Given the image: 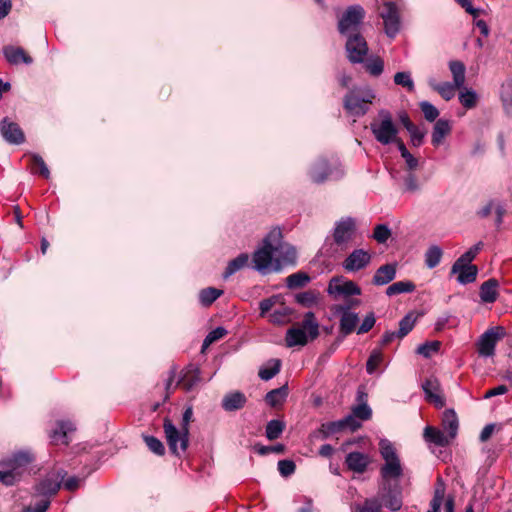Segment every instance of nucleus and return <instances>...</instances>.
<instances>
[{"mask_svg": "<svg viewBox=\"0 0 512 512\" xmlns=\"http://www.w3.org/2000/svg\"><path fill=\"white\" fill-rule=\"evenodd\" d=\"M451 132V125L449 121L444 119H439L434 127L432 132L431 142L434 146H439L443 143L444 138Z\"/></svg>", "mask_w": 512, "mask_h": 512, "instance_id": "27", "label": "nucleus"}, {"mask_svg": "<svg viewBox=\"0 0 512 512\" xmlns=\"http://www.w3.org/2000/svg\"><path fill=\"white\" fill-rule=\"evenodd\" d=\"M415 290V284L411 281H398L391 284L386 289V294L388 296H393L401 293H409Z\"/></svg>", "mask_w": 512, "mask_h": 512, "instance_id": "39", "label": "nucleus"}, {"mask_svg": "<svg viewBox=\"0 0 512 512\" xmlns=\"http://www.w3.org/2000/svg\"><path fill=\"white\" fill-rule=\"evenodd\" d=\"M379 452L384 460L380 474L384 480L398 479L403 474L400 458L394 445L387 439L379 442Z\"/></svg>", "mask_w": 512, "mask_h": 512, "instance_id": "2", "label": "nucleus"}, {"mask_svg": "<svg viewBox=\"0 0 512 512\" xmlns=\"http://www.w3.org/2000/svg\"><path fill=\"white\" fill-rule=\"evenodd\" d=\"M327 293L337 300L341 297L360 295L361 289L353 281L346 280L343 276H335L329 281Z\"/></svg>", "mask_w": 512, "mask_h": 512, "instance_id": "10", "label": "nucleus"}, {"mask_svg": "<svg viewBox=\"0 0 512 512\" xmlns=\"http://www.w3.org/2000/svg\"><path fill=\"white\" fill-rule=\"evenodd\" d=\"M248 261H249L248 254L242 253V254L238 255L235 259L231 260L228 263L226 270L223 274V277L225 279L229 278L231 275H233L234 273H236L237 271H239L240 269L245 267L248 264Z\"/></svg>", "mask_w": 512, "mask_h": 512, "instance_id": "36", "label": "nucleus"}, {"mask_svg": "<svg viewBox=\"0 0 512 512\" xmlns=\"http://www.w3.org/2000/svg\"><path fill=\"white\" fill-rule=\"evenodd\" d=\"M295 463L291 460H280L278 462V470L280 474L284 477H288L292 475L295 471Z\"/></svg>", "mask_w": 512, "mask_h": 512, "instance_id": "59", "label": "nucleus"}, {"mask_svg": "<svg viewBox=\"0 0 512 512\" xmlns=\"http://www.w3.org/2000/svg\"><path fill=\"white\" fill-rule=\"evenodd\" d=\"M382 359H383V356H382L381 352H379V351L372 352L367 360V363H366L367 372L369 374L374 373L377 366L381 363Z\"/></svg>", "mask_w": 512, "mask_h": 512, "instance_id": "57", "label": "nucleus"}, {"mask_svg": "<svg viewBox=\"0 0 512 512\" xmlns=\"http://www.w3.org/2000/svg\"><path fill=\"white\" fill-rule=\"evenodd\" d=\"M440 343L438 341L426 342L417 348V353L429 358L433 353L439 350Z\"/></svg>", "mask_w": 512, "mask_h": 512, "instance_id": "55", "label": "nucleus"}, {"mask_svg": "<svg viewBox=\"0 0 512 512\" xmlns=\"http://www.w3.org/2000/svg\"><path fill=\"white\" fill-rule=\"evenodd\" d=\"M345 463L350 470L356 473H363L367 469L370 459L366 454L351 452L346 456Z\"/></svg>", "mask_w": 512, "mask_h": 512, "instance_id": "23", "label": "nucleus"}, {"mask_svg": "<svg viewBox=\"0 0 512 512\" xmlns=\"http://www.w3.org/2000/svg\"><path fill=\"white\" fill-rule=\"evenodd\" d=\"M31 458L27 453H17L12 458L3 461L2 465L6 468L0 471V482L5 485H13L18 481L26 470Z\"/></svg>", "mask_w": 512, "mask_h": 512, "instance_id": "6", "label": "nucleus"}, {"mask_svg": "<svg viewBox=\"0 0 512 512\" xmlns=\"http://www.w3.org/2000/svg\"><path fill=\"white\" fill-rule=\"evenodd\" d=\"M390 235V229L386 225L380 224L375 227L373 238L379 243H385Z\"/></svg>", "mask_w": 512, "mask_h": 512, "instance_id": "56", "label": "nucleus"}, {"mask_svg": "<svg viewBox=\"0 0 512 512\" xmlns=\"http://www.w3.org/2000/svg\"><path fill=\"white\" fill-rule=\"evenodd\" d=\"M281 302V298L279 296H272L270 298L263 299L259 304L260 316L264 317L270 312L274 307L279 305Z\"/></svg>", "mask_w": 512, "mask_h": 512, "instance_id": "51", "label": "nucleus"}, {"mask_svg": "<svg viewBox=\"0 0 512 512\" xmlns=\"http://www.w3.org/2000/svg\"><path fill=\"white\" fill-rule=\"evenodd\" d=\"M394 83L406 88L408 91L414 90V82L409 72H397L394 75Z\"/></svg>", "mask_w": 512, "mask_h": 512, "instance_id": "50", "label": "nucleus"}, {"mask_svg": "<svg viewBox=\"0 0 512 512\" xmlns=\"http://www.w3.org/2000/svg\"><path fill=\"white\" fill-rule=\"evenodd\" d=\"M223 291L208 287L205 289H202L199 294V299L202 305L209 306L211 305L217 298H219L222 295Z\"/></svg>", "mask_w": 512, "mask_h": 512, "instance_id": "44", "label": "nucleus"}, {"mask_svg": "<svg viewBox=\"0 0 512 512\" xmlns=\"http://www.w3.org/2000/svg\"><path fill=\"white\" fill-rule=\"evenodd\" d=\"M374 324H375V316L373 313H370L364 318L362 324L359 326V328L357 330V333L358 334L367 333L368 331H370L373 328Z\"/></svg>", "mask_w": 512, "mask_h": 512, "instance_id": "62", "label": "nucleus"}, {"mask_svg": "<svg viewBox=\"0 0 512 512\" xmlns=\"http://www.w3.org/2000/svg\"><path fill=\"white\" fill-rule=\"evenodd\" d=\"M291 314L292 310L280 302L279 306L269 314V321L273 324L283 325L289 322Z\"/></svg>", "mask_w": 512, "mask_h": 512, "instance_id": "31", "label": "nucleus"}, {"mask_svg": "<svg viewBox=\"0 0 512 512\" xmlns=\"http://www.w3.org/2000/svg\"><path fill=\"white\" fill-rule=\"evenodd\" d=\"M364 15V9L361 6H350L339 19L338 30L340 34L349 37L350 35L359 33Z\"/></svg>", "mask_w": 512, "mask_h": 512, "instance_id": "8", "label": "nucleus"}, {"mask_svg": "<svg viewBox=\"0 0 512 512\" xmlns=\"http://www.w3.org/2000/svg\"><path fill=\"white\" fill-rule=\"evenodd\" d=\"M359 303V300H352L350 305H340L337 307L336 311L342 313L340 331L343 335H349L356 329L359 322L358 315L351 312L349 309L351 305H358Z\"/></svg>", "mask_w": 512, "mask_h": 512, "instance_id": "14", "label": "nucleus"}, {"mask_svg": "<svg viewBox=\"0 0 512 512\" xmlns=\"http://www.w3.org/2000/svg\"><path fill=\"white\" fill-rule=\"evenodd\" d=\"M347 57L351 63H363L368 53V45L365 38L356 33L347 37L346 41Z\"/></svg>", "mask_w": 512, "mask_h": 512, "instance_id": "12", "label": "nucleus"}, {"mask_svg": "<svg viewBox=\"0 0 512 512\" xmlns=\"http://www.w3.org/2000/svg\"><path fill=\"white\" fill-rule=\"evenodd\" d=\"M310 278L305 273H294L287 277V286L291 289L305 286Z\"/></svg>", "mask_w": 512, "mask_h": 512, "instance_id": "49", "label": "nucleus"}, {"mask_svg": "<svg viewBox=\"0 0 512 512\" xmlns=\"http://www.w3.org/2000/svg\"><path fill=\"white\" fill-rule=\"evenodd\" d=\"M442 249L439 246H431L425 253V264L428 268L436 267L442 258Z\"/></svg>", "mask_w": 512, "mask_h": 512, "instance_id": "42", "label": "nucleus"}, {"mask_svg": "<svg viewBox=\"0 0 512 512\" xmlns=\"http://www.w3.org/2000/svg\"><path fill=\"white\" fill-rule=\"evenodd\" d=\"M319 336V323L313 312L305 313L301 324L287 330L285 342L287 347L304 346Z\"/></svg>", "mask_w": 512, "mask_h": 512, "instance_id": "1", "label": "nucleus"}, {"mask_svg": "<svg viewBox=\"0 0 512 512\" xmlns=\"http://www.w3.org/2000/svg\"><path fill=\"white\" fill-rule=\"evenodd\" d=\"M498 282L495 279H489L480 287V298L484 303H493L496 301Z\"/></svg>", "mask_w": 512, "mask_h": 512, "instance_id": "29", "label": "nucleus"}, {"mask_svg": "<svg viewBox=\"0 0 512 512\" xmlns=\"http://www.w3.org/2000/svg\"><path fill=\"white\" fill-rule=\"evenodd\" d=\"M227 335V330L223 327H217L205 337L202 344V351H205L211 344L222 339Z\"/></svg>", "mask_w": 512, "mask_h": 512, "instance_id": "47", "label": "nucleus"}, {"mask_svg": "<svg viewBox=\"0 0 512 512\" xmlns=\"http://www.w3.org/2000/svg\"><path fill=\"white\" fill-rule=\"evenodd\" d=\"M421 111L427 121H435L436 118L439 116L438 109L432 105L431 103L427 101H423L420 103Z\"/></svg>", "mask_w": 512, "mask_h": 512, "instance_id": "54", "label": "nucleus"}, {"mask_svg": "<svg viewBox=\"0 0 512 512\" xmlns=\"http://www.w3.org/2000/svg\"><path fill=\"white\" fill-rule=\"evenodd\" d=\"M331 173V169L325 159L315 162L309 172L311 180L315 183H323Z\"/></svg>", "mask_w": 512, "mask_h": 512, "instance_id": "26", "label": "nucleus"}, {"mask_svg": "<svg viewBox=\"0 0 512 512\" xmlns=\"http://www.w3.org/2000/svg\"><path fill=\"white\" fill-rule=\"evenodd\" d=\"M341 423H343L344 430L348 429L352 432L356 431L361 426V423L359 422V420L356 419V417L353 414L341 419Z\"/></svg>", "mask_w": 512, "mask_h": 512, "instance_id": "61", "label": "nucleus"}, {"mask_svg": "<svg viewBox=\"0 0 512 512\" xmlns=\"http://www.w3.org/2000/svg\"><path fill=\"white\" fill-rule=\"evenodd\" d=\"M408 132L410 133L412 144L419 146L424 138V133L416 125Z\"/></svg>", "mask_w": 512, "mask_h": 512, "instance_id": "64", "label": "nucleus"}, {"mask_svg": "<svg viewBox=\"0 0 512 512\" xmlns=\"http://www.w3.org/2000/svg\"><path fill=\"white\" fill-rule=\"evenodd\" d=\"M287 394V387L282 386L280 388L269 391L266 394L265 400L267 404L270 405L271 407H277L285 401Z\"/></svg>", "mask_w": 512, "mask_h": 512, "instance_id": "37", "label": "nucleus"}, {"mask_svg": "<svg viewBox=\"0 0 512 512\" xmlns=\"http://www.w3.org/2000/svg\"><path fill=\"white\" fill-rule=\"evenodd\" d=\"M50 505L49 499H42L35 503L33 506H28L24 509V512H46Z\"/></svg>", "mask_w": 512, "mask_h": 512, "instance_id": "63", "label": "nucleus"}, {"mask_svg": "<svg viewBox=\"0 0 512 512\" xmlns=\"http://www.w3.org/2000/svg\"><path fill=\"white\" fill-rule=\"evenodd\" d=\"M281 235L277 238V242L273 241L274 251V271H278L282 266L295 264L296 250L287 243H282Z\"/></svg>", "mask_w": 512, "mask_h": 512, "instance_id": "13", "label": "nucleus"}, {"mask_svg": "<svg viewBox=\"0 0 512 512\" xmlns=\"http://www.w3.org/2000/svg\"><path fill=\"white\" fill-rule=\"evenodd\" d=\"M442 430L447 433L449 437L452 439H455L457 436L458 428H459V421L456 413L451 410L447 409L443 412L442 415Z\"/></svg>", "mask_w": 512, "mask_h": 512, "instance_id": "25", "label": "nucleus"}, {"mask_svg": "<svg viewBox=\"0 0 512 512\" xmlns=\"http://www.w3.org/2000/svg\"><path fill=\"white\" fill-rule=\"evenodd\" d=\"M3 55L8 63L18 65L20 63L31 64L33 59L19 46L8 45L3 48Z\"/></svg>", "mask_w": 512, "mask_h": 512, "instance_id": "19", "label": "nucleus"}, {"mask_svg": "<svg viewBox=\"0 0 512 512\" xmlns=\"http://www.w3.org/2000/svg\"><path fill=\"white\" fill-rule=\"evenodd\" d=\"M371 254L363 249H356L343 262V267L348 272L359 271L369 265Z\"/></svg>", "mask_w": 512, "mask_h": 512, "instance_id": "16", "label": "nucleus"}, {"mask_svg": "<svg viewBox=\"0 0 512 512\" xmlns=\"http://www.w3.org/2000/svg\"><path fill=\"white\" fill-rule=\"evenodd\" d=\"M352 414L357 420H368L371 417L372 411L367 404H359L353 408Z\"/></svg>", "mask_w": 512, "mask_h": 512, "instance_id": "58", "label": "nucleus"}, {"mask_svg": "<svg viewBox=\"0 0 512 512\" xmlns=\"http://www.w3.org/2000/svg\"><path fill=\"white\" fill-rule=\"evenodd\" d=\"M295 299H296L297 303H299L303 307L312 308V307L318 306L320 304L321 296L318 291L308 290V291L298 293L295 296Z\"/></svg>", "mask_w": 512, "mask_h": 512, "instance_id": "30", "label": "nucleus"}, {"mask_svg": "<svg viewBox=\"0 0 512 512\" xmlns=\"http://www.w3.org/2000/svg\"><path fill=\"white\" fill-rule=\"evenodd\" d=\"M382 504L377 498H369L357 506L358 512H381Z\"/></svg>", "mask_w": 512, "mask_h": 512, "instance_id": "52", "label": "nucleus"}, {"mask_svg": "<svg viewBox=\"0 0 512 512\" xmlns=\"http://www.w3.org/2000/svg\"><path fill=\"white\" fill-rule=\"evenodd\" d=\"M374 99L375 93L371 88H354L344 97V108L354 116H362L368 111L369 104Z\"/></svg>", "mask_w": 512, "mask_h": 512, "instance_id": "3", "label": "nucleus"}, {"mask_svg": "<svg viewBox=\"0 0 512 512\" xmlns=\"http://www.w3.org/2000/svg\"><path fill=\"white\" fill-rule=\"evenodd\" d=\"M423 438L426 442L432 443L436 446H447L453 440L443 430L433 426H426L423 432Z\"/></svg>", "mask_w": 512, "mask_h": 512, "instance_id": "21", "label": "nucleus"}, {"mask_svg": "<svg viewBox=\"0 0 512 512\" xmlns=\"http://www.w3.org/2000/svg\"><path fill=\"white\" fill-rule=\"evenodd\" d=\"M163 429L171 453L178 455L179 450L185 451L188 447V427L177 429L172 421L168 418L164 419Z\"/></svg>", "mask_w": 512, "mask_h": 512, "instance_id": "7", "label": "nucleus"}, {"mask_svg": "<svg viewBox=\"0 0 512 512\" xmlns=\"http://www.w3.org/2000/svg\"><path fill=\"white\" fill-rule=\"evenodd\" d=\"M477 273H478V269H477V266H475V265H470L469 267L461 268L456 273V274H458L457 280L460 284L472 283L476 280Z\"/></svg>", "mask_w": 512, "mask_h": 512, "instance_id": "43", "label": "nucleus"}, {"mask_svg": "<svg viewBox=\"0 0 512 512\" xmlns=\"http://www.w3.org/2000/svg\"><path fill=\"white\" fill-rule=\"evenodd\" d=\"M0 133L5 141L10 144L19 145L25 141V136L20 126L10 121L7 117L0 122Z\"/></svg>", "mask_w": 512, "mask_h": 512, "instance_id": "15", "label": "nucleus"}, {"mask_svg": "<svg viewBox=\"0 0 512 512\" xmlns=\"http://www.w3.org/2000/svg\"><path fill=\"white\" fill-rule=\"evenodd\" d=\"M365 69L371 76L378 77L384 71V61L379 56H372L365 62Z\"/></svg>", "mask_w": 512, "mask_h": 512, "instance_id": "40", "label": "nucleus"}, {"mask_svg": "<svg viewBox=\"0 0 512 512\" xmlns=\"http://www.w3.org/2000/svg\"><path fill=\"white\" fill-rule=\"evenodd\" d=\"M459 101L462 104L463 107L467 109L474 108L478 101V96L476 92L472 89L461 88L460 94H459Z\"/></svg>", "mask_w": 512, "mask_h": 512, "instance_id": "41", "label": "nucleus"}, {"mask_svg": "<svg viewBox=\"0 0 512 512\" xmlns=\"http://www.w3.org/2000/svg\"><path fill=\"white\" fill-rule=\"evenodd\" d=\"M280 368L281 361L279 359H271L259 370V377L265 381L270 380L279 373Z\"/></svg>", "mask_w": 512, "mask_h": 512, "instance_id": "38", "label": "nucleus"}, {"mask_svg": "<svg viewBox=\"0 0 512 512\" xmlns=\"http://www.w3.org/2000/svg\"><path fill=\"white\" fill-rule=\"evenodd\" d=\"M247 402L245 394L240 391H235L226 394L222 399V408L225 411L231 412L242 409Z\"/></svg>", "mask_w": 512, "mask_h": 512, "instance_id": "22", "label": "nucleus"}, {"mask_svg": "<svg viewBox=\"0 0 512 512\" xmlns=\"http://www.w3.org/2000/svg\"><path fill=\"white\" fill-rule=\"evenodd\" d=\"M449 69L453 77V83L457 88H463L465 83L466 68L463 62L459 60H451L449 62Z\"/></svg>", "mask_w": 512, "mask_h": 512, "instance_id": "32", "label": "nucleus"}, {"mask_svg": "<svg viewBox=\"0 0 512 512\" xmlns=\"http://www.w3.org/2000/svg\"><path fill=\"white\" fill-rule=\"evenodd\" d=\"M404 187L407 192H416L419 190L418 179L411 171L404 177Z\"/></svg>", "mask_w": 512, "mask_h": 512, "instance_id": "60", "label": "nucleus"}, {"mask_svg": "<svg viewBox=\"0 0 512 512\" xmlns=\"http://www.w3.org/2000/svg\"><path fill=\"white\" fill-rule=\"evenodd\" d=\"M280 231H271L263 241V246L256 250L253 255V263L256 270L267 272L274 270L273 241L277 242Z\"/></svg>", "mask_w": 512, "mask_h": 512, "instance_id": "5", "label": "nucleus"}, {"mask_svg": "<svg viewBox=\"0 0 512 512\" xmlns=\"http://www.w3.org/2000/svg\"><path fill=\"white\" fill-rule=\"evenodd\" d=\"M371 131L375 139L383 144L388 145L397 140L398 129L393 122L392 115L387 110H380L378 119L370 124Z\"/></svg>", "mask_w": 512, "mask_h": 512, "instance_id": "4", "label": "nucleus"}, {"mask_svg": "<svg viewBox=\"0 0 512 512\" xmlns=\"http://www.w3.org/2000/svg\"><path fill=\"white\" fill-rule=\"evenodd\" d=\"M355 229V223L352 218L341 220L334 230V241L338 245L346 244L352 239Z\"/></svg>", "mask_w": 512, "mask_h": 512, "instance_id": "18", "label": "nucleus"}, {"mask_svg": "<svg viewBox=\"0 0 512 512\" xmlns=\"http://www.w3.org/2000/svg\"><path fill=\"white\" fill-rule=\"evenodd\" d=\"M423 390L430 402L434 403L438 407H442L444 405V399L438 393V385L435 381L427 380L423 384Z\"/></svg>", "mask_w": 512, "mask_h": 512, "instance_id": "34", "label": "nucleus"}, {"mask_svg": "<svg viewBox=\"0 0 512 512\" xmlns=\"http://www.w3.org/2000/svg\"><path fill=\"white\" fill-rule=\"evenodd\" d=\"M74 426L69 421H58L50 432L51 442L55 445L68 444V433L74 431Z\"/></svg>", "mask_w": 512, "mask_h": 512, "instance_id": "20", "label": "nucleus"}, {"mask_svg": "<svg viewBox=\"0 0 512 512\" xmlns=\"http://www.w3.org/2000/svg\"><path fill=\"white\" fill-rule=\"evenodd\" d=\"M416 317L413 313L407 314L399 323L398 338L405 337L414 327Z\"/></svg>", "mask_w": 512, "mask_h": 512, "instance_id": "46", "label": "nucleus"}, {"mask_svg": "<svg viewBox=\"0 0 512 512\" xmlns=\"http://www.w3.org/2000/svg\"><path fill=\"white\" fill-rule=\"evenodd\" d=\"M64 478V474L50 473L42 481L36 485V492L42 496H51L58 492L61 486V481Z\"/></svg>", "mask_w": 512, "mask_h": 512, "instance_id": "17", "label": "nucleus"}, {"mask_svg": "<svg viewBox=\"0 0 512 512\" xmlns=\"http://www.w3.org/2000/svg\"><path fill=\"white\" fill-rule=\"evenodd\" d=\"M144 441L148 448L155 454L162 456L165 453L163 443L154 436H145Z\"/></svg>", "mask_w": 512, "mask_h": 512, "instance_id": "53", "label": "nucleus"}, {"mask_svg": "<svg viewBox=\"0 0 512 512\" xmlns=\"http://www.w3.org/2000/svg\"><path fill=\"white\" fill-rule=\"evenodd\" d=\"M396 276V264H385L380 266L372 279L374 285L383 286L390 283Z\"/></svg>", "mask_w": 512, "mask_h": 512, "instance_id": "24", "label": "nucleus"}, {"mask_svg": "<svg viewBox=\"0 0 512 512\" xmlns=\"http://www.w3.org/2000/svg\"><path fill=\"white\" fill-rule=\"evenodd\" d=\"M29 167L33 174H39L45 179H48L50 176V171L46 163L44 162L43 158L37 154L30 156Z\"/></svg>", "mask_w": 512, "mask_h": 512, "instance_id": "35", "label": "nucleus"}, {"mask_svg": "<svg viewBox=\"0 0 512 512\" xmlns=\"http://www.w3.org/2000/svg\"><path fill=\"white\" fill-rule=\"evenodd\" d=\"M380 16L383 19L386 35L394 38L400 31V14L397 5L391 1L385 2Z\"/></svg>", "mask_w": 512, "mask_h": 512, "instance_id": "11", "label": "nucleus"}, {"mask_svg": "<svg viewBox=\"0 0 512 512\" xmlns=\"http://www.w3.org/2000/svg\"><path fill=\"white\" fill-rule=\"evenodd\" d=\"M341 431H344L343 423H341V420L323 423L319 429V432L322 434L323 438H327L330 435Z\"/></svg>", "mask_w": 512, "mask_h": 512, "instance_id": "48", "label": "nucleus"}, {"mask_svg": "<svg viewBox=\"0 0 512 512\" xmlns=\"http://www.w3.org/2000/svg\"><path fill=\"white\" fill-rule=\"evenodd\" d=\"M505 335L502 327L496 326L486 330L477 342V352L481 357H492L497 342Z\"/></svg>", "mask_w": 512, "mask_h": 512, "instance_id": "9", "label": "nucleus"}, {"mask_svg": "<svg viewBox=\"0 0 512 512\" xmlns=\"http://www.w3.org/2000/svg\"><path fill=\"white\" fill-rule=\"evenodd\" d=\"M199 381V370L195 367H189L183 371L177 385H180L186 391H190Z\"/></svg>", "mask_w": 512, "mask_h": 512, "instance_id": "28", "label": "nucleus"}, {"mask_svg": "<svg viewBox=\"0 0 512 512\" xmlns=\"http://www.w3.org/2000/svg\"><path fill=\"white\" fill-rule=\"evenodd\" d=\"M285 428L284 422L280 420H271L266 425V437L269 440H275L279 438Z\"/></svg>", "mask_w": 512, "mask_h": 512, "instance_id": "45", "label": "nucleus"}, {"mask_svg": "<svg viewBox=\"0 0 512 512\" xmlns=\"http://www.w3.org/2000/svg\"><path fill=\"white\" fill-rule=\"evenodd\" d=\"M429 85L434 91L438 92L441 95V97L446 101L451 100L455 96V92L458 89L455 86V83L450 82L437 83L434 80H430Z\"/></svg>", "mask_w": 512, "mask_h": 512, "instance_id": "33", "label": "nucleus"}]
</instances>
